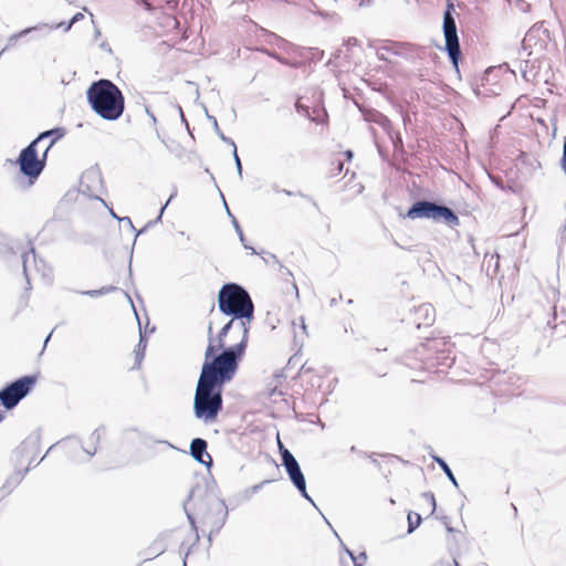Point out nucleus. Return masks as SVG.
<instances>
[{"label":"nucleus","instance_id":"obj_1","mask_svg":"<svg viewBox=\"0 0 566 566\" xmlns=\"http://www.w3.org/2000/svg\"><path fill=\"white\" fill-rule=\"evenodd\" d=\"M211 353L212 350L209 348L193 397L195 417L205 423H212L217 420L223 407V386L233 379L238 370L230 353L219 354L218 357L210 359Z\"/></svg>","mask_w":566,"mask_h":566},{"label":"nucleus","instance_id":"obj_2","mask_svg":"<svg viewBox=\"0 0 566 566\" xmlns=\"http://www.w3.org/2000/svg\"><path fill=\"white\" fill-rule=\"evenodd\" d=\"M64 136V129L56 127L42 132L24 147L18 157V165L23 176L36 179L45 167L49 150Z\"/></svg>","mask_w":566,"mask_h":566},{"label":"nucleus","instance_id":"obj_3","mask_svg":"<svg viewBox=\"0 0 566 566\" xmlns=\"http://www.w3.org/2000/svg\"><path fill=\"white\" fill-rule=\"evenodd\" d=\"M86 97L95 114L105 120H116L124 113L125 97L111 80L93 82L86 91Z\"/></svg>","mask_w":566,"mask_h":566},{"label":"nucleus","instance_id":"obj_4","mask_svg":"<svg viewBox=\"0 0 566 566\" xmlns=\"http://www.w3.org/2000/svg\"><path fill=\"white\" fill-rule=\"evenodd\" d=\"M218 307L222 314L240 319L239 325L247 333V323L254 318V304L242 285L233 282L223 284L218 293Z\"/></svg>","mask_w":566,"mask_h":566},{"label":"nucleus","instance_id":"obj_5","mask_svg":"<svg viewBox=\"0 0 566 566\" xmlns=\"http://www.w3.org/2000/svg\"><path fill=\"white\" fill-rule=\"evenodd\" d=\"M406 218L415 219H432L434 221L442 220L450 228H454L460 224L459 217L449 207L438 205L429 200L416 201L407 211Z\"/></svg>","mask_w":566,"mask_h":566},{"label":"nucleus","instance_id":"obj_6","mask_svg":"<svg viewBox=\"0 0 566 566\" xmlns=\"http://www.w3.org/2000/svg\"><path fill=\"white\" fill-rule=\"evenodd\" d=\"M202 490L200 488H195L190 491L188 501L196 500L199 497V502L196 503V509L198 513L203 512L205 507H208L210 511H214L217 516L211 523V527L208 535V542L211 544L212 536L218 534L222 526L226 523L228 516V510L224 501L218 499L216 495L205 492L201 494Z\"/></svg>","mask_w":566,"mask_h":566},{"label":"nucleus","instance_id":"obj_7","mask_svg":"<svg viewBox=\"0 0 566 566\" xmlns=\"http://www.w3.org/2000/svg\"><path fill=\"white\" fill-rule=\"evenodd\" d=\"M454 6L449 0L447 3V9L443 13V36H444V50L448 53V56L452 63V65L458 70L459 61L461 57V48L458 36V29L454 19Z\"/></svg>","mask_w":566,"mask_h":566},{"label":"nucleus","instance_id":"obj_8","mask_svg":"<svg viewBox=\"0 0 566 566\" xmlns=\"http://www.w3.org/2000/svg\"><path fill=\"white\" fill-rule=\"evenodd\" d=\"M36 376L28 375L8 384L0 390V403L8 410L14 408L33 388Z\"/></svg>","mask_w":566,"mask_h":566},{"label":"nucleus","instance_id":"obj_9","mask_svg":"<svg viewBox=\"0 0 566 566\" xmlns=\"http://www.w3.org/2000/svg\"><path fill=\"white\" fill-rule=\"evenodd\" d=\"M279 448H280L282 465L284 467L290 481L293 483V485L295 488L296 486L303 488L306 480H305V476L301 470V467H300L297 460L286 448H284V446L281 442H279Z\"/></svg>","mask_w":566,"mask_h":566},{"label":"nucleus","instance_id":"obj_10","mask_svg":"<svg viewBox=\"0 0 566 566\" xmlns=\"http://www.w3.org/2000/svg\"><path fill=\"white\" fill-rule=\"evenodd\" d=\"M22 259V268L23 274L25 276L27 283L30 284V262L32 261L34 264V269L36 272L41 274V276L48 281L52 277V269L51 266L42 259H38L35 254L34 248H30L28 252H23L21 255Z\"/></svg>","mask_w":566,"mask_h":566},{"label":"nucleus","instance_id":"obj_11","mask_svg":"<svg viewBox=\"0 0 566 566\" xmlns=\"http://www.w3.org/2000/svg\"><path fill=\"white\" fill-rule=\"evenodd\" d=\"M102 181L103 179L101 171L96 168H90L86 171H84L81 177L80 190L82 193L99 200L106 208H108L105 200L94 195V191L97 190V187L102 186Z\"/></svg>","mask_w":566,"mask_h":566},{"label":"nucleus","instance_id":"obj_12","mask_svg":"<svg viewBox=\"0 0 566 566\" xmlns=\"http://www.w3.org/2000/svg\"><path fill=\"white\" fill-rule=\"evenodd\" d=\"M241 323L240 319H234V327L232 329L239 332L241 334V339L238 344L233 346H229L228 348H223V350L220 354H227L230 353V357L234 359L235 361V368L239 367V361L241 360L242 356L244 355L248 339H249V331H250V324L251 322L247 323V333L244 329L239 325Z\"/></svg>","mask_w":566,"mask_h":566},{"label":"nucleus","instance_id":"obj_13","mask_svg":"<svg viewBox=\"0 0 566 566\" xmlns=\"http://www.w3.org/2000/svg\"><path fill=\"white\" fill-rule=\"evenodd\" d=\"M234 327V319L231 318L219 332V334L217 335V337H213L212 336V326L210 325L209 328H208V339H209V343H208V346L206 348V352H205V359H207V355H208V350L209 348H211L212 353L210 355V359L214 358V357H218L219 354H217V350L221 349V352L223 350L224 345H226V342H224V338L226 336L229 334V332Z\"/></svg>","mask_w":566,"mask_h":566},{"label":"nucleus","instance_id":"obj_14","mask_svg":"<svg viewBox=\"0 0 566 566\" xmlns=\"http://www.w3.org/2000/svg\"><path fill=\"white\" fill-rule=\"evenodd\" d=\"M208 443L202 438H195L190 443V454L200 464L210 468L212 464V458L207 452Z\"/></svg>","mask_w":566,"mask_h":566},{"label":"nucleus","instance_id":"obj_15","mask_svg":"<svg viewBox=\"0 0 566 566\" xmlns=\"http://www.w3.org/2000/svg\"><path fill=\"white\" fill-rule=\"evenodd\" d=\"M436 318V311L431 304H421L415 311V324L417 327L430 326Z\"/></svg>","mask_w":566,"mask_h":566},{"label":"nucleus","instance_id":"obj_16","mask_svg":"<svg viewBox=\"0 0 566 566\" xmlns=\"http://www.w3.org/2000/svg\"><path fill=\"white\" fill-rule=\"evenodd\" d=\"M391 54L401 55L405 57H420L424 53V49L420 46H416L409 43H395L390 45Z\"/></svg>","mask_w":566,"mask_h":566},{"label":"nucleus","instance_id":"obj_17","mask_svg":"<svg viewBox=\"0 0 566 566\" xmlns=\"http://www.w3.org/2000/svg\"><path fill=\"white\" fill-rule=\"evenodd\" d=\"M539 32L546 33L547 31L546 30H542L541 28L533 27L525 34V36L523 39V42H522V49H523L524 52L527 51V55L532 54L531 49H532L533 44L537 45L536 40L538 38Z\"/></svg>","mask_w":566,"mask_h":566},{"label":"nucleus","instance_id":"obj_18","mask_svg":"<svg viewBox=\"0 0 566 566\" xmlns=\"http://www.w3.org/2000/svg\"><path fill=\"white\" fill-rule=\"evenodd\" d=\"M138 325L140 326V322L138 321ZM146 346H147V339H146V336L145 334L142 332V328L139 327V342L136 346V349H135V365L133 368H139L143 359H144V356H145V349H146Z\"/></svg>","mask_w":566,"mask_h":566},{"label":"nucleus","instance_id":"obj_19","mask_svg":"<svg viewBox=\"0 0 566 566\" xmlns=\"http://www.w3.org/2000/svg\"><path fill=\"white\" fill-rule=\"evenodd\" d=\"M432 459L433 461L442 469V471L444 472V474L448 476V479L450 480V482L455 486V488H459V484H458V481L452 472V470L450 469V467L448 465V463L440 457L438 455H432Z\"/></svg>","mask_w":566,"mask_h":566},{"label":"nucleus","instance_id":"obj_20","mask_svg":"<svg viewBox=\"0 0 566 566\" xmlns=\"http://www.w3.org/2000/svg\"><path fill=\"white\" fill-rule=\"evenodd\" d=\"M28 472V469L24 471V473L18 471L12 476H10L6 483L3 484L2 489L7 491V493H10L20 482L23 480L24 474Z\"/></svg>","mask_w":566,"mask_h":566},{"label":"nucleus","instance_id":"obj_21","mask_svg":"<svg viewBox=\"0 0 566 566\" xmlns=\"http://www.w3.org/2000/svg\"><path fill=\"white\" fill-rule=\"evenodd\" d=\"M224 206H226V208H227V211H228L229 216H231V217H232V223H233L234 230H235V232L238 233L239 239H240L241 243L243 244L244 249H247V250H251V253H252V254H256V251H255L252 247H250V245H248V244L245 243V238H244L243 231H242V229H241V227H240L239 222L237 221V219L231 214V212H230V210H229V208H228V206H227V203H226V202H224Z\"/></svg>","mask_w":566,"mask_h":566},{"label":"nucleus","instance_id":"obj_22","mask_svg":"<svg viewBox=\"0 0 566 566\" xmlns=\"http://www.w3.org/2000/svg\"><path fill=\"white\" fill-rule=\"evenodd\" d=\"M421 515L416 512H409L408 514V533H412L421 524Z\"/></svg>","mask_w":566,"mask_h":566},{"label":"nucleus","instance_id":"obj_23","mask_svg":"<svg viewBox=\"0 0 566 566\" xmlns=\"http://www.w3.org/2000/svg\"><path fill=\"white\" fill-rule=\"evenodd\" d=\"M166 547L167 546H166L164 538H157L156 541H154V543L148 548L150 551L149 555L158 556L166 551Z\"/></svg>","mask_w":566,"mask_h":566},{"label":"nucleus","instance_id":"obj_24","mask_svg":"<svg viewBox=\"0 0 566 566\" xmlns=\"http://www.w3.org/2000/svg\"><path fill=\"white\" fill-rule=\"evenodd\" d=\"M34 30H42V25H35V27L27 28V29H24V30H22V31H20L18 33H14V34L10 35V38L8 40L9 41V45H14L20 38L31 33Z\"/></svg>","mask_w":566,"mask_h":566},{"label":"nucleus","instance_id":"obj_25","mask_svg":"<svg viewBox=\"0 0 566 566\" xmlns=\"http://www.w3.org/2000/svg\"><path fill=\"white\" fill-rule=\"evenodd\" d=\"M208 118H209V120H211V122H212L214 133L219 136V138H220L222 142H224V143H227V144H229V145H231V146H232V145L234 144V142H233L231 138L227 137V136L222 133V130L220 129V127H219V125H218L217 118H216L214 116H210V115H208Z\"/></svg>","mask_w":566,"mask_h":566},{"label":"nucleus","instance_id":"obj_26","mask_svg":"<svg viewBox=\"0 0 566 566\" xmlns=\"http://www.w3.org/2000/svg\"><path fill=\"white\" fill-rule=\"evenodd\" d=\"M371 120L384 128H387L390 125V120L388 119V117L378 112L373 115Z\"/></svg>","mask_w":566,"mask_h":566},{"label":"nucleus","instance_id":"obj_27","mask_svg":"<svg viewBox=\"0 0 566 566\" xmlns=\"http://www.w3.org/2000/svg\"><path fill=\"white\" fill-rule=\"evenodd\" d=\"M39 25H42V29H45L48 32L56 29H63L64 32L71 30V28L67 27V22H60L56 24L40 23Z\"/></svg>","mask_w":566,"mask_h":566},{"label":"nucleus","instance_id":"obj_28","mask_svg":"<svg viewBox=\"0 0 566 566\" xmlns=\"http://www.w3.org/2000/svg\"><path fill=\"white\" fill-rule=\"evenodd\" d=\"M105 432V428L104 427H98L96 428L90 436V441L92 442L93 446H96L99 443V440L102 438V434Z\"/></svg>","mask_w":566,"mask_h":566},{"label":"nucleus","instance_id":"obj_29","mask_svg":"<svg viewBox=\"0 0 566 566\" xmlns=\"http://www.w3.org/2000/svg\"><path fill=\"white\" fill-rule=\"evenodd\" d=\"M391 51V48L386 45V46H381L377 50V57L380 60V61H385V62H390L389 60V54Z\"/></svg>","mask_w":566,"mask_h":566},{"label":"nucleus","instance_id":"obj_30","mask_svg":"<svg viewBox=\"0 0 566 566\" xmlns=\"http://www.w3.org/2000/svg\"><path fill=\"white\" fill-rule=\"evenodd\" d=\"M282 192H283V193H285L286 196H294V195H298L300 197H302V198H304V199L308 200V201L313 205V207H314V208L318 209V205H317V202H316L313 198H311L310 196H307V195H305V193H303V192H297V193H295V192H293V191H291V190H287V189H282Z\"/></svg>","mask_w":566,"mask_h":566},{"label":"nucleus","instance_id":"obj_31","mask_svg":"<svg viewBox=\"0 0 566 566\" xmlns=\"http://www.w3.org/2000/svg\"><path fill=\"white\" fill-rule=\"evenodd\" d=\"M354 566H364L367 560L366 552H361L359 555H355L352 559Z\"/></svg>","mask_w":566,"mask_h":566},{"label":"nucleus","instance_id":"obj_32","mask_svg":"<svg viewBox=\"0 0 566 566\" xmlns=\"http://www.w3.org/2000/svg\"><path fill=\"white\" fill-rule=\"evenodd\" d=\"M332 167H333V168H332V170H331V175H332V176H337V175H339V174L343 171V169H344V163H343L342 160H339V159L334 160V161L332 163Z\"/></svg>","mask_w":566,"mask_h":566},{"label":"nucleus","instance_id":"obj_33","mask_svg":"<svg viewBox=\"0 0 566 566\" xmlns=\"http://www.w3.org/2000/svg\"><path fill=\"white\" fill-rule=\"evenodd\" d=\"M232 148H233V158H234L235 167L238 170V175L240 176V178H242V164L239 158L235 144L232 145Z\"/></svg>","mask_w":566,"mask_h":566},{"label":"nucleus","instance_id":"obj_34","mask_svg":"<svg viewBox=\"0 0 566 566\" xmlns=\"http://www.w3.org/2000/svg\"><path fill=\"white\" fill-rule=\"evenodd\" d=\"M422 497L430 503V505L432 507L431 513H433L437 507V502H436V497H434L433 493L424 492V493H422Z\"/></svg>","mask_w":566,"mask_h":566},{"label":"nucleus","instance_id":"obj_35","mask_svg":"<svg viewBox=\"0 0 566 566\" xmlns=\"http://www.w3.org/2000/svg\"><path fill=\"white\" fill-rule=\"evenodd\" d=\"M185 511H186L187 517L189 520V523H190L192 530L195 531V544H196L199 541V535H198V532H197L196 521H195V517L192 516V514H190L187 511L186 507H185Z\"/></svg>","mask_w":566,"mask_h":566},{"label":"nucleus","instance_id":"obj_36","mask_svg":"<svg viewBox=\"0 0 566 566\" xmlns=\"http://www.w3.org/2000/svg\"><path fill=\"white\" fill-rule=\"evenodd\" d=\"M296 489H297V491L301 493V495H302L305 500H307L310 503H312L313 505H315V503H314L313 499L310 496V494H308V493H307V491H306V482L304 483L303 489H302V486H296Z\"/></svg>","mask_w":566,"mask_h":566},{"label":"nucleus","instance_id":"obj_37","mask_svg":"<svg viewBox=\"0 0 566 566\" xmlns=\"http://www.w3.org/2000/svg\"><path fill=\"white\" fill-rule=\"evenodd\" d=\"M295 108L297 111V113L304 115V116H307L310 117V109L307 106L301 104L298 101L295 103Z\"/></svg>","mask_w":566,"mask_h":566},{"label":"nucleus","instance_id":"obj_38","mask_svg":"<svg viewBox=\"0 0 566 566\" xmlns=\"http://www.w3.org/2000/svg\"><path fill=\"white\" fill-rule=\"evenodd\" d=\"M84 18L83 13L81 12H77L75 13L72 19L67 22V27L69 28H72V25L76 22H78L80 20H82Z\"/></svg>","mask_w":566,"mask_h":566},{"label":"nucleus","instance_id":"obj_39","mask_svg":"<svg viewBox=\"0 0 566 566\" xmlns=\"http://www.w3.org/2000/svg\"><path fill=\"white\" fill-rule=\"evenodd\" d=\"M80 294L87 295V296H91V297L102 296L101 292H99V289L98 290L81 291Z\"/></svg>","mask_w":566,"mask_h":566},{"label":"nucleus","instance_id":"obj_40","mask_svg":"<svg viewBox=\"0 0 566 566\" xmlns=\"http://www.w3.org/2000/svg\"><path fill=\"white\" fill-rule=\"evenodd\" d=\"M432 566H461L459 564V562L457 560L455 557H453L452 559V564L448 563V562H444V560H439L438 563H436L434 565Z\"/></svg>","mask_w":566,"mask_h":566},{"label":"nucleus","instance_id":"obj_41","mask_svg":"<svg viewBox=\"0 0 566 566\" xmlns=\"http://www.w3.org/2000/svg\"><path fill=\"white\" fill-rule=\"evenodd\" d=\"M82 450L90 457L92 458L96 452H97V447L96 446H93L92 447H83L82 446Z\"/></svg>","mask_w":566,"mask_h":566},{"label":"nucleus","instance_id":"obj_42","mask_svg":"<svg viewBox=\"0 0 566 566\" xmlns=\"http://www.w3.org/2000/svg\"><path fill=\"white\" fill-rule=\"evenodd\" d=\"M116 290H117L116 286L107 285V286H103L102 289H99V292H101V295H105V294H108V293L114 292Z\"/></svg>","mask_w":566,"mask_h":566},{"label":"nucleus","instance_id":"obj_43","mask_svg":"<svg viewBox=\"0 0 566 566\" xmlns=\"http://www.w3.org/2000/svg\"><path fill=\"white\" fill-rule=\"evenodd\" d=\"M175 196H176V192H174V193L169 197V199L167 200V202H166V203L164 205V207L160 209V212H159V216H158V217H157V219H156V222H158V221H160V220H161V217H163V213H164V211H165L166 207L169 205V202L171 201V199H172Z\"/></svg>","mask_w":566,"mask_h":566},{"label":"nucleus","instance_id":"obj_44","mask_svg":"<svg viewBox=\"0 0 566 566\" xmlns=\"http://www.w3.org/2000/svg\"><path fill=\"white\" fill-rule=\"evenodd\" d=\"M499 254H492L490 259L488 260V269L491 266L492 261H495V270L499 268Z\"/></svg>","mask_w":566,"mask_h":566},{"label":"nucleus","instance_id":"obj_45","mask_svg":"<svg viewBox=\"0 0 566 566\" xmlns=\"http://www.w3.org/2000/svg\"><path fill=\"white\" fill-rule=\"evenodd\" d=\"M266 483H269V481H263V482H261V483H259V484L253 485V486L250 489L251 493H252V494H254V493L259 492V491L262 489V486H263L264 484H266Z\"/></svg>","mask_w":566,"mask_h":566},{"label":"nucleus","instance_id":"obj_46","mask_svg":"<svg viewBox=\"0 0 566 566\" xmlns=\"http://www.w3.org/2000/svg\"><path fill=\"white\" fill-rule=\"evenodd\" d=\"M119 222H124V223H126V226H128L132 230H135V227H134V224H133V222H132V220H130V218H129V217H122V218L119 219Z\"/></svg>","mask_w":566,"mask_h":566},{"label":"nucleus","instance_id":"obj_47","mask_svg":"<svg viewBox=\"0 0 566 566\" xmlns=\"http://www.w3.org/2000/svg\"><path fill=\"white\" fill-rule=\"evenodd\" d=\"M358 44V40L356 38H349L347 41H346V45L347 46H355Z\"/></svg>","mask_w":566,"mask_h":566},{"label":"nucleus","instance_id":"obj_48","mask_svg":"<svg viewBox=\"0 0 566 566\" xmlns=\"http://www.w3.org/2000/svg\"><path fill=\"white\" fill-rule=\"evenodd\" d=\"M276 394L282 395V392H281V391H277L276 386H274V387H272V388H270V389H269V392H268L269 397H273V396H275Z\"/></svg>","mask_w":566,"mask_h":566},{"label":"nucleus","instance_id":"obj_49","mask_svg":"<svg viewBox=\"0 0 566 566\" xmlns=\"http://www.w3.org/2000/svg\"><path fill=\"white\" fill-rule=\"evenodd\" d=\"M340 544H342V547H343L344 552H345V553L348 555V557L352 559V558L355 556V554H354V553H353V552H352L347 546H345L343 543H340Z\"/></svg>","mask_w":566,"mask_h":566},{"label":"nucleus","instance_id":"obj_50","mask_svg":"<svg viewBox=\"0 0 566 566\" xmlns=\"http://www.w3.org/2000/svg\"><path fill=\"white\" fill-rule=\"evenodd\" d=\"M344 155H345V157H346V159H347L348 161H350V160L353 159V157H354V153H353L352 150H349V149H348V150H346V151L344 153Z\"/></svg>","mask_w":566,"mask_h":566},{"label":"nucleus","instance_id":"obj_51","mask_svg":"<svg viewBox=\"0 0 566 566\" xmlns=\"http://www.w3.org/2000/svg\"><path fill=\"white\" fill-rule=\"evenodd\" d=\"M178 111H179V114H180L181 120L186 124V126H187V127H189V126H188V122H187V119H186V117H185V115H184L182 108H181L180 106H178Z\"/></svg>","mask_w":566,"mask_h":566},{"label":"nucleus","instance_id":"obj_52","mask_svg":"<svg viewBox=\"0 0 566 566\" xmlns=\"http://www.w3.org/2000/svg\"><path fill=\"white\" fill-rule=\"evenodd\" d=\"M298 319H300V326H301V328H302L304 332H306V325H305L304 317H303V316H301Z\"/></svg>","mask_w":566,"mask_h":566},{"label":"nucleus","instance_id":"obj_53","mask_svg":"<svg viewBox=\"0 0 566 566\" xmlns=\"http://www.w3.org/2000/svg\"><path fill=\"white\" fill-rule=\"evenodd\" d=\"M151 222H149L148 224H146L143 229H140L138 232H136L135 234V240L137 239L138 235H140L142 233H144L146 231V229L148 228V226L150 224Z\"/></svg>","mask_w":566,"mask_h":566},{"label":"nucleus","instance_id":"obj_54","mask_svg":"<svg viewBox=\"0 0 566 566\" xmlns=\"http://www.w3.org/2000/svg\"><path fill=\"white\" fill-rule=\"evenodd\" d=\"M108 210H109V214H111L114 219H116V220H118V221H119L120 217H118V216L114 212V210H113L112 208H108Z\"/></svg>","mask_w":566,"mask_h":566},{"label":"nucleus","instance_id":"obj_55","mask_svg":"<svg viewBox=\"0 0 566 566\" xmlns=\"http://www.w3.org/2000/svg\"><path fill=\"white\" fill-rule=\"evenodd\" d=\"M33 439L34 443H38L40 441V434H35L34 437H30L28 440Z\"/></svg>","mask_w":566,"mask_h":566},{"label":"nucleus","instance_id":"obj_56","mask_svg":"<svg viewBox=\"0 0 566 566\" xmlns=\"http://www.w3.org/2000/svg\"><path fill=\"white\" fill-rule=\"evenodd\" d=\"M373 0H367L366 6H370ZM365 4L364 0H359L358 6L363 7Z\"/></svg>","mask_w":566,"mask_h":566},{"label":"nucleus","instance_id":"obj_57","mask_svg":"<svg viewBox=\"0 0 566 566\" xmlns=\"http://www.w3.org/2000/svg\"><path fill=\"white\" fill-rule=\"evenodd\" d=\"M189 552H190V548H188V549L186 551V553H185V556H184V566H187L186 559H187V557H188V555H189Z\"/></svg>","mask_w":566,"mask_h":566},{"label":"nucleus","instance_id":"obj_58","mask_svg":"<svg viewBox=\"0 0 566 566\" xmlns=\"http://www.w3.org/2000/svg\"><path fill=\"white\" fill-rule=\"evenodd\" d=\"M51 335H52V333H50V334L46 336V338H45V340H44V346L48 344L49 339L51 338Z\"/></svg>","mask_w":566,"mask_h":566},{"label":"nucleus","instance_id":"obj_59","mask_svg":"<svg viewBox=\"0 0 566 566\" xmlns=\"http://www.w3.org/2000/svg\"><path fill=\"white\" fill-rule=\"evenodd\" d=\"M273 190H274L275 192H282V190H281L277 186H274V187H273Z\"/></svg>","mask_w":566,"mask_h":566},{"label":"nucleus","instance_id":"obj_60","mask_svg":"<svg viewBox=\"0 0 566 566\" xmlns=\"http://www.w3.org/2000/svg\"><path fill=\"white\" fill-rule=\"evenodd\" d=\"M337 303L336 298L331 300V306H334Z\"/></svg>","mask_w":566,"mask_h":566},{"label":"nucleus","instance_id":"obj_61","mask_svg":"<svg viewBox=\"0 0 566 566\" xmlns=\"http://www.w3.org/2000/svg\"><path fill=\"white\" fill-rule=\"evenodd\" d=\"M293 289L295 290L296 295H298V290L295 283L293 284Z\"/></svg>","mask_w":566,"mask_h":566},{"label":"nucleus","instance_id":"obj_62","mask_svg":"<svg viewBox=\"0 0 566 566\" xmlns=\"http://www.w3.org/2000/svg\"><path fill=\"white\" fill-rule=\"evenodd\" d=\"M3 418H4V415H3V412L0 411V422L3 420Z\"/></svg>","mask_w":566,"mask_h":566},{"label":"nucleus","instance_id":"obj_63","mask_svg":"<svg viewBox=\"0 0 566 566\" xmlns=\"http://www.w3.org/2000/svg\"><path fill=\"white\" fill-rule=\"evenodd\" d=\"M163 443L167 444L168 447L172 448L171 443L167 442V441H161Z\"/></svg>","mask_w":566,"mask_h":566},{"label":"nucleus","instance_id":"obj_64","mask_svg":"<svg viewBox=\"0 0 566 566\" xmlns=\"http://www.w3.org/2000/svg\"><path fill=\"white\" fill-rule=\"evenodd\" d=\"M478 566H488V565H486V564H484V563H481V564H479Z\"/></svg>","mask_w":566,"mask_h":566}]
</instances>
